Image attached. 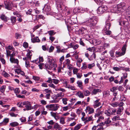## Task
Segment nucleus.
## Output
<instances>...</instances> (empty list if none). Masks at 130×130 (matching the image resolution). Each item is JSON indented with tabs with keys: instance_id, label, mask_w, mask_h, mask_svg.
Instances as JSON below:
<instances>
[{
	"instance_id": "f257e3e1",
	"label": "nucleus",
	"mask_w": 130,
	"mask_h": 130,
	"mask_svg": "<svg viewBox=\"0 0 130 130\" xmlns=\"http://www.w3.org/2000/svg\"><path fill=\"white\" fill-rule=\"evenodd\" d=\"M98 21V18L94 16L87 19L86 21L84 22V23L87 26L93 28L96 25Z\"/></svg>"
},
{
	"instance_id": "f03ea898",
	"label": "nucleus",
	"mask_w": 130,
	"mask_h": 130,
	"mask_svg": "<svg viewBox=\"0 0 130 130\" xmlns=\"http://www.w3.org/2000/svg\"><path fill=\"white\" fill-rule=\"evenodd\" d=\"M46 107L49 110L56 111L59 108V106L57 104H51L46 105Z\"/></svg>"
},
{
	"instance_id": "7ed1b4c3",
	"label": "nucleus",
	"mask_w": 130,
	"mask_h": 130,
	"mask_svg": "<svg viewBox=\"0 0 130 130\" xmlns=\"http://www.w3.org/2000/svg\"><path fill=\"white\" fill-rule=\"evenodd\" d=\"M108 9V8L106 6H102L98 7L97 10V12L98 14H101L106 11Z\"/></svg>"
},
{
	"instance_id": "20e7f679",
	"label": "nucleus",
	"mask_w": 130,
	"mask_h": 130,
	"mask_svg": "<svg viewBox=\"0 0 130 130\" xmlns=\"http://www.w3.org/2000/svg\"><path fill=\"white\" fill-rule=\"evenodd\" d=\"M49 65L48 64H46L45 65V68L46 69H53L54 70H56V68L57 66V64L53 63H52L49 64Z\"/></svg>"
},
{
	"instance_id": "39448f33",
	"label": "nucleus",
	"mask_w": 130,
	"mask_h": 130,
	"mask_svg": "<svg viewBox=\"0 0 130 130\" xmlns=\"http://www.w3.org/2000/svg\"><path fill=\"white\" fill-rule=\"evenodd\" d=\"M4 6L3 7L5 9L8 10H11L12 8L11 5V4L8 1H4Z\"/></svg>"
},
{
	"instance_id": "423d86ee",
	"label": "nucleus",
	"mask_w": 130,
	"mask_h": 130,
	"mask_svg": "<svg viewBox=\"0 0 130 130\" xmlns=\"http://www.w3.org/2000/svg\"><path fill=\"white\" fill-rule=\"evenodd\" d=\"M126 46H127L126 44L124 45L122 48L121 50L122 52H116V54L118 55L119 56H121L124 55L125 53Z\"/></svg>"
},
{
	"instance_id": "0eeeda50",
	"label": "nucleus",
	"mask_w": 130,
	"mask_h": 130,
	"mask_svg": "<svg viewBox=\"0 0 130 130\" xmlns=\"http://www.w3.org/2000/svg\"><path fill=\"white\" fill-rule=\"evenodd\" d=\"M117 5L120 12H123L126 9L125 4L124 3H121Z\"/></svg>"
},
{
	"instance_id": "6e6552de",
	"label": "nucleus",
	"mask_w": 130,
	"mask_h": 130,
	"mask_svg": "<svg viewBox=\"0 0 130 130\" xmlns=\"http://www.w3.org/2000/svg\"><path fill=\"white\" fill-rule=\"evenodd\" d=\"M23 105L25 106L24 107L27 108V110H30L33 109V107H32L30 103L29 102L25 101L23 102Z\"/></svg>"
},
{
	"instance_id": "1a4fd4ad",
	"label": "nucleus",
	"mask_w": 130,
	"mask_h": 130,
	"mask_svg": "<svg viewBox=\"0 0 130 130\" xmlns=\"http://www.w3.org/2000/svg\"><path fill=\"white\" fill-rule=\"evenodd\" d=\"M57 7L58 9L62 10L64 8V6L63 5V3L62 0H57L56 1Z\"/></svg>"
},
{
	"instance_id": "9d476101",
	"label": "nucleus",
	"mask_w": 130,
	"mask_h": 130,
	"mask_svg": "<svg viewBox=\"0 0 130 130\" xmlns=\"http://www.w3.org/2000/svg\"><path fill=\"white\" fill-rule=\"evenodd\" d=\"M86 112H89L88 113L89 114H91L93 113L94 111V109L91 108L89 106H87L86 107V109L85 110Z\"/></svg>"
},
{
	"instance_id": "9b49d317",
	"label": "nucleus",
	"mask_w": 130,
	"mask_h": 130,
	"mask_svg": "<svg viewBox=\"0 0 130 130\" xmlns=\"http://www.w3.org/2000/svg\"><path fill=\"white\" fill-rule=\"evenodd\" d=\"M43 11L45 12H49L51 10V8L50 6L47 5H45L43 9Z\"/></svg>"
},
{
	"instance_id": "f8f14e48",
	"label": "nucleus",
	"mask_w": 130,
	"mask_h": 130,
	"mask_svg": "<svg viewBox=\"0 0 130 130\" xmlns=\"http://www.w3.org/2000/svg\"><path fill=\"white\" fill-rule=\"evenodd\" d=\"M86 30L85 28L82 27L78 30V33L79 35H83L86 32Z\"/></svg>"
},
{
	"instance_id": "ddd939ff",
	"label": "nucleus",
	"mask_w": 130,
	"mask_h": 130,
	"mask_svg": "<svg viewBox=\"0 0 130 130\" xmlns=\"http://www.w3.org/2000/svg\"><path fill=\"white\" fill-rule=\"evenodd\" d=\"M0 18L5 22H6L8 21V18L4 14H2L0 15Z\"/></svg>"
},
{
	"instance_id": "4468645a",
	"label": "nucleus",
	"mask_w": 130,
	"mask_h": 130,
	"mask_svg": "<svg viewBox=\"0 0 130 130\" xmlns=\"http://www.w3.org/2000/svg\"><path fill=\"white\" fill-rule=\"evenodd\" d=\"M83 93L82 92L80 91H79L77 92L76 94V95L78 96L79 97L81 98H83L84 97Z\"/></svg>"
},
{
	"instance_id": "2eb2a0df",
	"label": "nucleus",
	"mask_w": 130,
	"mask_h": 130,
	"mask_svg": "<svg viewBox=\"0 0 130 130\" xmlns=\"http://www.w3.org/2000/svg\"><path fill=\"white\" fill-rule=\"evenodd\" d=\"M54 128L56 130H61L62 128L60 125L57 123H55L54 125Z\"/></svg>"
},
{
	"instance_id": "dca6fc26",
	"label": "nucleus",
	"mask_w": 130,
	"mask_h": 130,
	"mask_svg": "<svg viewBox=\"0 0 130 130\" xmlns=\"http://www.w3.org/2000/svg\"><path fill=\"white\" fill-rule=\"evenodd\" d=\"M124 108L123 107H119L117 109V110L116 111L117 114L121 115V113L124 110Z\"/></svg>"
},
{
	"instance_id": "f3484780",
	"label": "nucleus",
	"mask_w": 130,
	"mask_h": 130,
	"mask_svg": "<svg viewBox=\"0 0 130 130\" xmlns=\"http://www.w3.org/2000/svg\"><path fill=\"white\" fill-rule=\"evenodd\" d=\"M128 23V22L127 21H121L119 22V25L125 27L127 26Z\"/></svg>"
},
{
	"instance_id": "a211bd4d",
	"label": "nucleus",
	"mask_w": 130,
	"mask_h": 130,
	"mask_svg": "<svg viewBox=\"0 0 130 130\" xmlns=\"http://www.w3.org/2000/svg\"><path fill=\"white\" fill-rule=\"evenodd\" d=\"M10 60L12 63L18 64L19 61L18 59H15L14 58H10Z\"/></svg>"
},
{
	"instance_id": "6ab92c4d",
	"label": "nucleus",
	"mask_w": 130,
	"mask_h": 130,
	"mask_svg": "<svg viewBox=\"0 0 130 130\" xmlns=\"http://www.w3.org/2000/svg\"><path fill=\"white\" fill-rule=\"evenodd\" d=\"M31 40L32 42L34 43L36 42H40V40L39 39L38 37H35L34 38H31Z\"/></svg>"
},
{
	"instance_id": "aec40b11",
	"label": "nucleus",
	"mask_w": 130,
	"mask_h": 130,
	"mask_svg": "<svg viewBox=\"0 0 130 130\" xmlns=\"http://www.w3.org/2000/svg\"><path fill=\"white\" fill-rule=\"evenodd\" d=\"M109 109L111 115H115V113L117 111L116 109L113 108H109Z\"/></svg>"
},
{
	"instance_id": "412c9836",
	"label": "nucleus",
	"mask_w": 130,
	"mask_h": 130,
	"mask_svg": "<svg viewBox=\"0 0 130 130\" xmlns=\"http://www.w3.org/2000/svg\"><path fill=\"white\" fill-rule=\"evenodd\" d=\"M82 82L81 81L78 80L77 82V84L78 85V86L81 89H82L83 88V86L82 85Z\"/></svg>"
},
{
	"instance_id": "4be33fe9",
	"label": "nucleus",
	"mask_w": 130,
	"mask_h": 130,
	"mask_svg": "<svg viewBox=\"0 0 130 130\" xmlns=\"http://www.w3.org/2000/svg\"><path fill=\"white\" fill-rule=\"evenodd\" d=\"M106 26L105 30H109L111 26L110 23L108 22H106Z\"/></svg>"
},
{
	"instance_id": "5701e85b",
	"label": "nucleus",
	"mask_w": 130,
	"mask_h": 130,
	"mask_svg": "<svg viewBox=\"0 0 130 130\" xmlns=\"http://www.w3.org/2000/svg\"><path fill=\"white\" fill-rule=\"evenodd\" d=\"M101 91V90L100 89H94L92 91V94H96L98 92H100Z\"/></svg>"
},
{
	"instance_id": "b1692460",
	"label": "nucleus",
	"mask_w": 130,
	"mask_h": 130,
	"mask_svg": "<svg viewBox=\"0 0 130 130\" xmlns=\"http://www.w3.org/2000/svg\"><path fill=\"white\" fill-rule=\"evenodd\" d=\"M10 20L12 23L14 24L17 20L16 17L14 16H11L10 17Z\"/></svg>"
},
{
	"instance_id": "393cba45",
	"label": "nucleus",
	"mask_w": 130,
	"mask_h": 130,
	"mask_svg": "<svg viewBox=\"0 0 130 130\" xmlns=\"http://www.w3.org/2000/svg\"><path fill=\"white\" fill-rule=\"evenodd\" d=\"M32 55L31 52L30 51H29L26 54L27 58V59H30L31 58V56Z\"/></svg>"
},
{
	"instance_id": "a878e982",
	"label": "nucleus",
	"mask_w": 130,
	"mask_h": 130,
	"mask_svg": "<svg viewBox=\"0 0 130 130\" xmlns=\"http://www.w3.org/2000/svg\"><path fill=\"white\" fill-rule=\"evenodd\" d=\"M64 94L62 92H61L60 93L56 94L55 96V99H57L58 97L62 98L63 97Z\"/></svg>"
},
{
	"instance_id": "bb28decb",
	"label": "nucleus",
	"mask_w": 130,
	"mask_h": 130,
	"mask_svg": "<svg viewBox=\"0 0 130 130\" xmlns=\"http://www.w3.org/2000/svg\"><path fill=\"white\" fill-rule=\"evenodd\" d=\"M65 22L66 24L67 25V27H68V29L69 30V28L68 27V23L70 24L72 22L71 20L70 19H65Z\"/></svg>"
},
{
	"instance_id": "cd10ccee",
	"label": "nucleus",
	"mask_w": 130,
	"mask_h": 130,
	"mask_svg": "<svg viewBox=\"0 0 130 130\" xmlns=\"http://www.w3.org/2000/svg\"><path fill=\"white\" fill-rule=\"evenodd\" d=\"M83 93L84 96H89L90 94V91L87 90L84 91H83Z\"/></svg>"
},
{
	"instance_id": "c85d7f7f",
	"label": "nucleus",
	"mask_w": 130,
	"mask_h": 130,
	"mask_svg": "<svg viewBox=\"0 0 130 130\" xmlns=\"http://www.w3.org/2000/svg\"><path fill=\"white\" fill-rule=\"evenodd\" d=\"M48 62L49 64L54 63L55 62V60L52 58H50L48 57Z\"/></svg>"
},
{
	"instance_id": "c756f323",
	"label": "nucleus",
	"mask_w": 130,
	"mask_h": 130,
	"mask_svg": "<svg viewBox=\"0 0 130 130\" xmlns=\"http://www.w3.org/2000/svg\"><path fill=\"white\" fill-rule=\"evenodd\" d=\"M10 125L11 126L15 127L18 126L19 124L18 123L16 122H12L10 124Z\"/></svg>"
},
{
	"instance_id": "7c9ffc66",
	"label": "nucleus",
	"mask_w": 130,
	"mask_h": 130,
	"mask_svg": "<svg viewBox=\"0 0 130 130\" xmlns=\"http://www.w3.org/2000/svg\"><path fill=\"white\" fill-rule=\"evenodd\" d=\"M9 121V119L8 118H5L2 122L3 125H6Z\"/></svg>"
},
{
	"instance_id": "2f4dec72",
	"label": "nucleus",
	"mask_w": 130,
	"mask_h": 130,
	"mask_svg": "<svg viewBox=\"0 0 130 130\" xmlns=\"http://www.w3.org/2000/svg\"><path fill=\"white\" fill-rule=\"evenodd\" d=\"M62 99L63 103L65 105L67 104V101L68 100V99L67 98H63Z\"/></svg>"
},
{
	"instance_id": "473e14b6",
	"label": "nucleus",
	"mask_w": 130,
	"mask_h": 130,
	"mask_svg": "<svg viewBox=\"0 0 130 130\" xmlns=\"http://www.w3.org/2000/svg\"><path fill=\"white\" fill-rule=\"evenodd\" d=\"M109 109L105 110L104 111L105 113L108 117L110 116V115H111Z\"/></svg>"
},
{
	"instance_id": "72a5a7b5",
	"label": "nucleus",
	"mask_w": 130,
	"mask_h": 130,
	"mask_svg": "<svg viewBox=\"0 0 130 130\" xmlns=\"http://www.w3.org/2000/svg\"><path fill=\"white\" fill-rule=\"evenodd\" d=\"M82 126V125L80 124H78L75 126L73 130H78Z\"/></svg>"
},
{
	"instance_id": "f704fd0d",
	"label": "nucleus",
	"mask_w": 130,
	"mask_h": 130,
	"mask_svg": "<svg viewBox=\"0 0 130 130\" xmlns=\"http://www.w3.org/2000/svg\"><path fill=\"white\" fill-rule=\"evenodd\" d=\"M2 75L4 77H8L10 76L9 74H8L5 71H3V72Z\"/></svg>"
},
{
	"instance_id": "c9c22d12",
	"label": "nucleus",
	"mask_w": 130,
	"mask_h": 130,
	"mask_svg": "<svg viewBox=\"0 0 130 130\" xmlns=\"http://www.w3.org/2000/svg\"><path fill=\"white\" fill-rule=\"evenodd\" d=\"M87 67V65L86 64V63L84 62L83 63V66L81 67L82 70H85L86 69Z\"/></svg>"
},
{
	"instance_id": "e433bc0d",
	"label": "nucleus",
	"mask_w": 130,
	"mask_h": 130,
	"mask_svg": "<svg viewBox=\"0 0 130 130\" xmlns=\"http://www.w3.org/2000/svg\"><path fill=\"white\" fill-rule=\"evenodd\" d=\"M95 65L94 63H93L91 64H89L88 65V68L89 69H92L93 67L95 66Z\"/></svg>"
},
{
	"instance_id": "4c0bfd02",
	"label": "nucleus",
	"mask_w": 130,
	"mask_h": 130,
	"mask_svg": "<svg viewBox=\"0 0 130 130\" xmlns=\"http://www.w3.org/2000/svg\"><path fill=\"white\" fill-rule=\"evenodd\" d=\"M110 105L113 107H117L118 106V103L117 102L112 103Z\"/></svg>"
},
{
	"instance_id": "58836bf2",
	"label": "nucleus",
	"mask_w": 130,
	"mask_h": 130,
	"mask_svg": "<svg viewBox=\"0 0 130 130\" xmlns=\"http://www.w3.org/2000/svg\"><path fill=\"white\" fill-rule=\"evenodd\" d=\"M96 55L95 53H93L92 54L91 56V57L90 58H88V59L90 60H92V57H93V58L94 59H95L96 58Z\"/></svg>"
},
{
	"instance_id": "ea45409f",
	"label": "nucleus",
	"mask_w": 130,
	"mask_h": 130,
	"mask_svg": "<svg viewBox=\"0 0 130 130\" xmlns=\"http://www.w3.org/2000/svg\"><path fill=\"white\" fill-rule=\"evenodd\" d=\"M21 94L28 95L29 94V93L26 91L25 90H24L21 92Z\"/></svg>"
},
{
	"instance_id": "a19ab883",
	"label": "nucleus",
	"mask_w": 130,
	"mask_h": 130,
	"mask_svg": "<svg viewBox=\"0 0 130 130\" xmlns=\"http://www.w3.org/2000/svg\"><path fill=\"white\" fill-rule=\"evenodd\" d=\"M118 89V88L116 87H114L112 88H111L110 89V91L112 92H115Z\"/></svg>"
},
{
	"instance_id": "79ce46f5",
	"label": "nucleus",
	"mask_w": 130,
	"mask_h": 130,
	"mask_svg": "<svg viewBox=\"0 0 130 130\" xmlns=\"http://www.w3.org/2000/svg\"><path fill=\"white\" fill-rule=\"evenodd\" d=\"M113 9L115 12H120L119 10V8H118V6H116L113 8Z\"/></svg>"
},
{
	"instance_id": "37998d69",
	"label": "nucleus",
	"mask_w": 130,
	"mask_h": 130,
	"mask_svg": "<svg viewBox=\"0 0 130 130\" xmlns=\"http://www.w3.org/2000/svg\"><path fill=\"white\" fill-rule=\"evenodd\" d=\"M5 86H2L0 89V91L2 93H3L5 91Z\"/></svg>"
},
{
	"instance_id": "c03bdc74",
	"label": "nucleus",
	"mask_w": 130,
	"mask_h": 130,
	"mask_svg": "<svg viewBox=\"0 0 130 130\" xmlns=\"http://www.w3.org/2000/svg\"><path fill=\"white\" fill-rule=\"evenodd\" d=\"M33 11L31 9L28 10L26 12V13L27 15H31Z\"/></svg>"
},
{
	"instance_id": "a18cd8bd",
	"label": "nucleus",
	"mask_w": 130,
	"mask_h": 130,
	"mask_svg": "<svg viewBox=\"0 0 130 130\" xmlns=\"http://www.w3.org/2000/svg\"><path fill=\"white\" fill-rule=\"evenodd\" d=\"M87 50L89 51L92 52L95 50V48L94 47H89L87 48Z\"/></svg>"
},
{
	"instance_id": "49530a36",
	"label": "nucleus",
	"mask_w": 130,
	"mask_h": 130,
	"mask_svg": "<svg viewBox=\"0 0 130 130\" xmlns=\"http://www.w3.org/2000/svg\"><path fill=\"white\" fill-rule=\"evenodd\" d=\"M65 119L63 117H61L60 119V122L61 124H64L65 122L64 121Z\"/></svg>"
},
{
	"instance_id": "de8ad7c7",
	"label": "nucleus",
	"mask_w": 130,
	"mask_h": 130,
	"mask_svg": "<svg viewBox=\"0 0 130 130\" xmlns=\"http://www.w3.org/2000/svg\"><path fill=\"white\" fill-rule=\"evenodd\" d=\"M52 80H53L52 82L55 84H58L60 82V81L57 79H52Z\"/></svg>"
},
{
	"instance_id": "09e8293b",
	"label": "nucleus",
	"mask_w": 130,
	"mask_h": 130,
	"mask_svg": "<svg viewBox=\"0 0 130 130\" xmlns=\"http://www.w3.org/2000/svg\"><path fill=\"white\" fill-rule=\"evenodd\" d=\"M14 92L16 94H17L19 93L20 92L19 89V88H16L14 90Z\"/></svg>"
},
{
	"instance_id": "8fccbe9b",
	"label": "nucleus",
	"mask_w": 130,
	"mask_h": 130,
	"mask_svg": "<svg viewBox=\"0 0 130 130\" xmlns=\"http://www.w3.org/2000/svg\"><path fill=\"white\" fill-rule=\"evenodd\" d=\"M78 9L79 11H78L79 12L83 13L85 10V9H84L83 8L81 7H78Z\"/></svg>"
},
{
	"instance_id": "3c124183",
	"label": "nucleus",
	"mask_w": 130,
	"mask_h": 130,
	"mask_svg": "<svg viewBox=\"0 0 130 130\" xmlns=\"http://www.w3.org/2000/svg\"><path fill=\"white\" fill-rule=\"evenodd\" d=\"M48 33L50 36L54 35L55 33H54V31L52 30H50L48 31Z\"/></svg>"
},
{
	"instance_id": "603ef678",
	"label": "nucleus",
	"mask_w": 130,
	"mask_h": 130,
	"mask_svg": "<svg viewBox=\"0 0 130 130\" xmlns=\"http://www.w3.org/2000/svg\"><path fill=\"white\" fill-rule=\"evenodd\" d=\"M15 38L16 39L20 38L21 37V36L20 34L18 33L15 34Z\"/></svg>"
},
{
	"instance_id": "864d4df0",
	"label": "nucleus",
	"mask_w": 130,
	"mask_h": 130,
	"mask_svg": "<svg viewBox=\"0 0 130 130\" xmlns=\"http://www.w3.org/2000/svg\"><path fill=\"white\" fill-rule=\"evenodd\" d=\"M126 13L127 15L130 14V6H129L126 10Z\"/></svg>"
},
{
	"instance_id": "5fc2aeb1",
	"label": "nucleus",
	"mask_w": 130,
	"mask_h": 130,
	"mask_svg": "<svg viewBox=\"0 0 130 130\" xmlns=\"http://www.w3.org/2000/svg\"><path fill=\"white\" fill-rule=\"evenodd\" d=\"M23 102H19L17 104V106L19 107H23V106H24V105H23Z\"/></svg>"
},
{
	"instance_id": "6e6d98bb",
	"label": "nucleus",
	"mask_w": 130,
	"mask_h": 130,
	"mask_svg": "<svg viewBox=\"0 0 130 130\" xmlns=\"http://www.w3.org/2000/svg\"><path fill=\"white\" fill-rule=\"evenodd\" d=\"M104 94L106 96H108L110 95V92L109 91L107 90L104 92Z\"/></svg>"
},
{
	"instance_id": "4d7b16f0",
	"label": "nucleus",
	"mask_w": 130,
	"mask_h": 130,
	"mask_svg": "<svg viewBox=\"0 0 130 130\" xmlns=\"http://www.w3.org/2000/svg\"><path fill=\"white\" fill-rule=\"evenodd\" d=\"M105 33L106 35H109L111 34V31L109 30H106Z\"/></svg>"
},
{
	"instance_id": "13d9d810",
	"label": "nucleus",
	"mask_w": 130,
	"mask_h": 130,
	"mask_svg": "<svg viewBox=\"0 0 130 130\" xmlns=\"http://www.w3.org/2000/svg\"><path fill=\"white\" fill-rule=\"evenodd\" d=\"M33 79L35 80H38L40 79V78L39 77L36 76H33Z\"/></svg>"
},
{
	"instance_id": "bf43d9fd",
	"label": "nucleus",
	"mask_w": 130,
	"mask_h": 130,
	"mask_svg": "<svg viewBox=\"0 0 130 130\" xmlns=\"http://www.w3.org/2000/svg\"><path fill=\"white\" fill-rule=\"evenodd\" d=\"M78 8H74L73 10V12L74 13H78L79 12L78 11Z\"/></svg>"
},
{
	"instance_id": "052dcab7",
	"label": "nucleus",
	"mask_w": 130,
	"mask_h": 130,
	"mask_svg": "<svg viewBox=\"0 0 130 130\" xmlns=\"http://www.w3.org/2000/svg\"><path fill=\"white\" fill-rule=\"evenodd\" d=\"M42 25L41 24H39L38 25H37L36 26H35L34 28L33 29L34 30H35L40 27Z\"/></svg>"
},
{
	"instance_id": "680f3d73",
	"label": "nucleus",
	"mask_w": 130,
	"mask_h": 130,
	"mask_svg": "<svg viewBox=\"0 0 130 130\" xmlns=\"http://www.w3.org/2000/svg\"><path fill=\"white\" fill-rule=\"evenodd\" d=\"M112 69L116 71H118L120 70L121 69L117 67H114L112 68Z\"/></svg>"
},
{
	"instance_id": "e2e57ef3",
	"label": "nucleus",
	"mask_w": 130,
	"mask_h": 130,
	"mask_svg": "<svg viewBox=\"0 0 130 130\" xmlns=\"http://www.w3.org/2000/svg\"><path fill=\"white\" fill-rule=\"evenodd\" d=\"M23 46L25 48H27L28 46V44L26 42H24L23 43Z\"/></svg>"
},
{
	"instance_id": "0e129e2a",
	"label": "nucleus",
	"mask_w": 130,
	"mask_h": 130,
	"mask_svg": "<svg viewBox=\"0 0 130 130\" xmlns=\"http://www.w3.org/2000/svg\"><path fill=\"white\" fill-rule=\"evenodd\" d=\"M82 39H80L79 43L80 44L83 46H85V44L83 42V41L82 40Z\"/></svg>"
},
{
	"instance_id": "69168bd1",
	"label": "nucleus",
	"mask_w": 130,
	"mask_h": 130,
	"mask_svg": "<svg viewBox=\"0 0 130 130\" xmlns=\"http://www.w3.org/2000/svg\"><path fill=\"white\" fill-rule=\"evenodd\" d=\"M9 113L12 117H16L17 115H16L13 112H10Z\"/></svg>"
},
{
	"instance_id": "338daca9",
	"label": "nucleus",
	"mask_w": 130,
	"mask_h": 130,
	"mask_svg": "<svg viewBox=\"0 0 130 130\" xmlns=\"http://www.w3.org/2000/svg\"><path fill=\"white\" fill-rule=\"evenodd\" d=\"M111 121L109 120V118H108L107 120L105 122V123L106 124H109Z\"/></svg>"
},
{
	"instance_id": "774afa93",
	"label": "nucleus",
	"mask_w": 130,
	"mask_h": 130,
	"mask_svg": "<svg viewBox=\"0 0 130 130\" xmlns=\"http://www.w3.org/2000/svg\"><path fill=\"white\" fill-rule=\"evenodd\" d=\"M49 86L52 88L54 89L56 88V86L53 84L51 83L48 85Z\"/></svg>"
}]
</instances>
